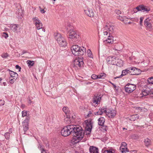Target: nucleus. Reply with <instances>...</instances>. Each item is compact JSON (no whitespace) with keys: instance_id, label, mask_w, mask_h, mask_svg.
Listing matches in <instances>:
<instances>
[{"instance_id":"nucleus-1","label":"nucleus","mask_w":153,"mask_h":153,"mask_svg":"<svg viewBox=\"0 0 153 153\" xmlns=\"http://www.w3.org/2000/svg\"><path fill=\"white\" fill-rule=\"evenodd\" d=\"M73 129L72 130V134L75 137V139L81 140L83 137L85 132L83 131L82 127L78 125H72Z\"/></svg>"},{"instance_id":"nucleus-2","label":"nucleus","mask_w":153,"mask_h":153,"mask_svg":"<svg viewBox=\"0 0 153 153\" xmlns=\"http://www.w3.org/2000/svg\"><path fill=\"white\" fill-rule=\"evenodd\" d=\"M71 50L73 54L75 56H81L86 53L85 48L83 47H80L78 45H73L71 48Z\"/></svg>"},{"instance_id":"nucleus-3","label":"nucleus","mask_w":153,"mask_h":153,"mask_svg":"<svg viewBox=\"0 0 153 153\" xmlns=\"http://www.w3.org/2000/svg\"><path fill=\"white\" fill-rule=\"evenodd\" d=\"M55 38L61 47H64L67 46V43L65 39L59 33L55 34Z\"/></svg>"},{"instance_id":"nucleus-4","label":"nucleus","mask_w":153,"mask_h":153,"mask_svg":"<svg viewBox=\"0 0 153 153\" xmlns=\"http://www.w3.org/2000/svg\"><path fill=\"white\" fill-rule=\"evenodd\" d=\"M73 129L72 125H70L64 127L61 131V134L62 136L67 137L70 134H72Z\"/></svg>"},{"instance_id":"nucleus-5","label":"nucleus","mask_w":153,"mask_h":153,"mask_svg":"<svg viewBox=\"0 0 153 153\" xmlns=\"http://www.w3.org/2000/svg\"><path fill=\"white\" fill-rule=\"evenodd\" d=\"M69 38L72 41L75 42L79 38V35L78 32L73 30H70L68 35Z\"/></svg>"},{"instance_id":"nucleus-6","label":"nucleus","mask_w":153,"mask_h":153,"mask_svg":"<svg viewBox=\"0 0 153 153\" xmlns=\"http://www.w3.org/2000/svg\"><path fill=\"white\" fill-rule=\"evenodd\" d=\"M92 124L91 120L90 119L85 120L84 122V125L85 126V131H88V132H86V135H88L90 133L92 128Z\"/></svg>"},{"instance_id":"nucleus-7","label":"nucleus","mask_w":153,"mask_h":153,"mask_svg":"<svg viewBox=\"0 0 153 153\" xmlns=\"http://www.w3.org/2000/svg\"><path fill=\"white\" fill-rule=\"evenodd\" d=\"M150 10V9L148 7L144 6L143 4H140L137 6L134 9V10L135 13L137 11H143V12H149Z\"/></svg>"},{"instance_id":"nucleus-8","label":"nucleus","mask_w":153,"mask_h":153,"mask_svg":"<svg viewBox=\"0 0 153 153\" xmlns=\"http://www.w3.org/2000/svg\"><path fill=\"white\" fill-rule=\"evenodd\" d=\"M136 88L135 85L130 84H127L125 87V91L128 93H130L133 91Z\"/></svg>"},{"instance_id":"nucleus-9","label":"nucleus","mask_w":153,"mask_h":153,"mask_svg":"<svg viewBox=\"0 0 153 153\" xmlns=\"http://www.w3.org/2000/svg\"><path fill=\"white\" fill-rule=\"evenodd\" d=\"M105 29L108 30L109 34L113 33L114 31L115 27L113 25L109 23H106L104 27Z\"/></svg>"},{"instance_id":"nucleus-10","label":"nucleus","mask_w":153,"mask_h":153,"mask_svg":"<svg viewBox=\"0 0 153 153\" xmlns=\"http://www.w3.org/2000/svg\"><path fill=\"white\" fill-rule=\"evenodd\" d=\"M83 60L80 58L75 59L74 62V66L76 67H80L83 65Z\"/></svg>"},{"instance_id":"nucleus-11","label":"nucleus","mask_w":153,"mask_h":153,"mask_svg":"<svg viewBox=\"0 0 153 153\" xmlns=\"http://www.w3.org/2000/svg\"><path fill=\"white\" fill-rule=\"evenodd\" d=\"M117 58L114 56H109L107 58L106 60L108 64L114 65L116 64Z\"/></svg>"},{"instance_id":"nucleus-12","label":"nucleus","mask_w":153,"mask_h":153,"mask_svg":"<svg viewBox=\"0 0 153 153\" xmlns=\"http://www.w3.org/2000/svg\"><path fill=\"white\" fill-rule=\"evenodd\" d=\"M29 119L27 118L26 119L22 122V125L23 127L24 133L25 134L27 130L29 129L28 123Z\"/></svg>"},{"instance_id":"nucleus-13","label":"nucleus","mask_w":153,"mask_h":153,"mask_svg":"<svg viewBox=\"0 0 153 153\" xmlns=\"http://www.w3.org/2000/svg\"><path fill=\"white\" fill-rule=\"evenodd\" d=\"M10 27L14 32L17 33L20 30V27L19 25L11 24L10 25Z\"/></svg>"},{"instance_id":"nucleus-14","label":"nucleus","mask_w":153,"mask_h":153,"mask_svg":"<svg viewBox=\"0 0 153 153\" xmlns=\"http://www.w3.org/2000/svg\"><path fill=\"white\" fill-rule=\"evenodd\" d=\"M103 42L106 45L112 44L114 42L113 37L112 36H108L107 39L103 41Z\"/></svg>"},{"instance_id":"nucleus-15","label":"nucleus","mask_w":153,"mask_h":153,"mask_svg":"<svg viewBox=\"0 0 153 153\" xmlns=\"http://www.w3.org/2000/svg\"><path fill=\"white\" fill-rule=\"evenodd\" d=\"M142 93L143 94L145 95L149 94L153 95V89L149 88H146V89L143 90Z\"/></svg>"},{"instance_id":"nucleus-16","label":"nucleus","mask_w":153,"mask_h":153,"mask_svg":"<svg viewBox=\"0 0 153 153\" xmlns=\"http://www.w3.org/2000/svg\"><path fill=\"white\" fill-rule=\"evenodd\" d=\"M85 13L88 16L91 17L94 16V13L92 10L90 8H88L84 10Z\"/></svg>"},{"instance_id":"nucleus-17","label":"nucleus","mask_w":153,"mask_h":153,"mask_svg":"<svg viewBox=\"0 0 153 153\" xmlns=\"http://www.w3.org/2000/svg\"><path fill=\"white\" fill-rule=\"evenodd\" d=\"M128 70L129 71L128 72V74L131 75H137V69L135 67H129L128 68Z\"/></svg>"},{"instance_id":"nucleus-18","label":"nucleus","mask_w":153,"mask_h":153,"mask_svg":"<svg viewBox=\"0 0 153 153\" xmlns=\"http://www.w3.org/2000/svg\"><path fill=\"white\" fill-rule=\"evenodd\" d=\"M35 25L38 30L41 29L43 32L45 31V29L44 28H42V24L41 22H40V23H37L36 22Z\"/></svg>"},{"instance_id":"nucleus-19","label":"nucleus","mask_w":153,"mask_h":153,"mask_svg":"<svg viewBox=\"0 0 153 153\" xmlns=\"http://www.w3.org/2000/svg\"><path fill=\"white\" fill-rule=\"evenodd\" d=\"M144 25L148 29H150L152 27V25L149 19L147 18L145 19Z\"/></svg>"},{"instance_id":"nucleus-20","label":"nucleus","mask_w":153,"mask_h":153,"mask_svg":"<svg viewBox=\"0 0 153 153\" xmlns=\"http://www.w3.org/2000/svg\"><path fill=\"white\" fill-rule=\"evenodd\" d=\"M144 25L148 29H150L152 27V25L149 19L147 18L145 19Z\"/></svg>"},{"instance_id":"nucleus-21","label":"nucleus","mask_w":153,"mask_h":153,"mask_svg":"<svg viewBox=\"0 0 153 153\" xmlns=\"http://www.w3.org/2000/svg\"><path fill=\"white\" fill-rule=\"evenodd\" d=\"M19 8L16 9V14L18 15L19 17L21 18L20 16H22V15L23 14V11L21 9V6L19 4H18Z\"/></svg>"},{"instance_id":"nucleus-22","label":"nucleus","mask_w":153,"mask_h":153,"mask_svg":"<svg viewBox=\"0 0 153 153\" xmlns=\"http://www.w3.org/2000/svg\"><path fill=\"white\" fill-rule=\"evenodd\" d=\"M89 150L90 153H98V148L94 146H90Z\"/></svg>"},{"instance_id":"nucleus-23","label":"nucleus","mask_w":153,"mask_h":153,"mask_svg":"<svg viewBox=\"0 0 153 153\" xmlns=\"http://www.w3.org/2000/svg\"><path fill=\"white\" fill-rule=\"evenodd\" d=\"M108 114L106 115L108 116L109 117H114L116 115V111L114 110H109L108 111Z\"/></svg>"},{"instance_id":"nucleus-24","label":"nucleus","mask_w":153,"mask_h":153,"mask_svg":"<svg viewBox=\"0 0 153 153\" xmlns=\"http://www.w3.org/2000/svg\"><path fill=\"white\" fill-rule=\"evenodd\" d=\"M101 100V97L98 96H95L94 98L92 99V102L93 103H95L96 104L98 103V102H100Z\"/></svg>"},{"instance_id":"nucleus-25","label":"nucleus","mask_w":153,"mask_h":153,"mask_svg":"<svg viewBox=\"0 0 153 153\" xmlns=\"http://www.w3.org/2000/svg\"><path fill=\"white\" fill-rule=\"evenodd\" d=\"M98 124L99 125L101 126H103L104 125V123L105 122V118L103 117H100L98 120Z\"/></svg>"},{"instance_id":"nucleus-26","label":"nucleus","mask_w":153,"mask_h":153,"mask_svg":"<svg viewBox=\"0 0 153 153\" xmlns=\"http://www.w3.org/2000/svg\"><path fill=\"white\" fill-rule=\"evenodd\" d=\"M115 65L119 67H121L123 66V62L121 59L117 58Z\"/></svg>"},{"instance_id":"nucleus-27","label":"nucleus","mask_w":153,"mask_h":153,"mask_svg":"<svg viewBox=\"0 0 153 153\" xmlns=\"http://www.w3.org/2000/svg\"><path fill=\"white\" fill-rule=\"evenodd\" d=\"M129 71V70H128V68L126 69L125 70H123L122 71V74L121 76H119L117 77H115L114 78L116 79L117 78H120L121 76H123L126 75L127 74H128V72Z\"/></svg>"},{"instance_id":"nucleus-28","label":"nucleus","mask_w":153,"mask_h":153,"mask_svg":"<svg viewBox=\"0 0 153 153\" xmlns=\"http://www.w3.org/2000/svg\"><path fill=\"white\" fill-rule=\"evenodd\" d=\"M127 144L125 142L122 143L121 144V146L120 147V150H121V149L124 150H128L127 148Z\"/></svg>"},{"instance_id":"nucleus-29","label":"nucleus","mask_w":153,"mask_h":153,"mask_svg":"<svg viewBox=\"0 0 153 153\" xmlns=\"http://www.w3.org/2000/svg\"><path fill=\"white\" fill-rule=\"evenodd\" d=\"M9 70V74L10 75V76L12 78H16L17 79L18 77L17 74L13 71H10Z\"/></svg>"},{"instance_id":"nucleus-30","label":"nucleus","mask_w":153,"mask_h":153,"mask_svg":"<svg viewBox=\"0 0 153 153\" xmlns=\"http://www.w3.org/2000/svg\"><path fill=\"white\" fill-rule=\"evenodd\" d=\"M139 116L137 114H135L131 116L130 117V120L131 121H134L139 118Z\"/></svg>"},{"instance_id":"nucleus-31","label":"nucleus","mask_w":153,"mask_h":153,"mask_svg":"<svg viewBox=\"0 0 153 153\" xmlns=\"http://www.w3.org/2000/svg\"><path fill=\"white\" fill-rule=\"evenodd\" d=\"M147 85L150 84H153V76L148 78L147 80ZM148 87V86H146Z\"/></svg>"},{"instance_id":"nucleus-32","label":"nucleus","mask_w":153,"mask_h":153,"mask_svg":"<svg viewBox=\"0 0 153 153\" xmlns=\"http://www.w3.org/2000/svg\"><path fill=\"white\" fill-rule=\"evenodd\" d=\"M144 143L146 146H148L151 144V141L149 139L146 138L145 140Z\"/></svg>"},{"instance_id":"nucleus-33","label":"nucleus","mask_w":153,"mask_h":153,"mask_svg":"<svg viewBox=\"0 0 153 153\" xmlns=\"http://www.w3.org/2000/svg\"><path fill=\"white\" fill-rule=\"evenodd\" d=\"M98 75V79H104L106 76V75L104 73H101Z\"/></svg>"},{"instance_id":"nucleus-34","label":"nucleus","mask_w":153,"mask_h":153,"mask_svg":"<svg viewBox=\"0 0 153 153\" xmlns=\"http://www.w3.org/2000/svg\"><path fill=\"white\" fill-rule=\"evenodd\" d=\"M63 111L66 114H68L69 112V110L67 107H64L62 108Z\"/></svg>"},{"instance_id":"nucleus-35","label":"nucleus","mask_w":153,"mask_h":153,"mask_svg":"<svg viewBox=\"0 0 153 153\" xmlns=\"http://www.w3.org/2000/svg\"><path fill=\"white\" fill-rule=\"evenodd\" d=\"M114 149H111L104 151L103 153H114Z\"/></svg>"},{"instance_id":"nucleus-36","label":"nucleus","mask_w":153,"mask_h":153,"mask_svg":"<svg viewBox=\"0 0 153 153\" xmlns=\"http://www.w3.org/2000/svg\"><path fill=\"white\" fill-rule=\"evenodd\" d=\"M87 53L88 57L90 58H93V56L92 52L90 49H88L87 50Z\"/></svg>"},{"instance_id":"nucleus-37","label":"nucleus","mask_w":153,"mask_h":153,"mask_svg":"<svg viewBox=\"0 0 153 153\" xmlns=\"http://www.w3.org/2000/svg\"><path fill=\"white\" fill-rule=\"evenodd\" d=\"M27 62L29 66L30 65V67L33 66L34 64V61H33L27 60Z\"/></svg>"},{"instance_id":"nucleus-38","label":"nucleus","mask_w":153,"mask_h":153,"mask_svg":"<svg viewBox=\"0 0 153 153\" xmlns=\"http://www.w3.org/2000/svg\"><path fill=\"white\" fill-rule=\"evenodd\" d=\"M32 20L33 21V22L35 24H36V22H37V23H40V22H41L40 21L37 17H33L32 18Z\"/></svg>"},{"instance_id":"nucleus-39","label":"nucleus","mask_w":153,"mask_h":153,"mask_svg":"<svg viewBox=\"0 0 153 153\" xmlns=\"http://www.w3.org/2000/svg\"><path fill=\"white\" fill-rule=\"evenodd\" d=\"M38 148L41 151V153H43V152H45V150L44 148H42V146L40 144H39Z\"/></svg>"},{"instance_id":"nucleus-40","label":"nucleus","mask_w":153,"mask_h":153,"mask_svg":"<svg viewBox=\"0 0 153 153\" xmlns=\"http://www.w3.org/2000/svg\"><path fill=\"white\" fill-rule=\"evenodd\" d=\"M9 56V55L7 53H3L1 55V56L3 58H6Z\"/></svg>"},{"instance_id":"nucleus-41","label":"nucleus","mask_w":153,"mask_h":153,"mask_svg":"<svg viewBox=\"0 0 153 153\" xmlns=\"http://www.w3.org/2000/svg\"><path fill=\"white\" fill-rule=\"evenodd\" d=\"M4 136L6 139L9 140L10 139V133L8 132L5 133L4 134Z\"/></svg>"},{"instance_id":"nucleus-42","label":"nucleus","mask_w":153,"mask_h":153,"mask_svg":"<svg viewBox=\"0 0 153 153\" xmlns=\"http://www.w3.org/2000/svg\"><path fill=\"white\" fill-rule=\"evenodd\" d=\"M91 77L92 79H98V75H96L95 74H93L92 75Z\"/></svg>"},{"instance_id":"nucleus-43","label":"nucleus","mask_w":153,"mask_h":153,"mask_svg":"<svg viewBox=\"0 0 153 153\" xmlns=\"http://www.w3.org/2000/svg\"><path fill=\"white\" fill-rule=\"evenodd\" d=\"M2 36L4 37L5 39H7L8 37V33L6 32H3L2 33Z\"/></svg>"},{"instance_id":"nucleus-44","label":"nucleus","mask_w":153,"mask_h":153,"mask_svg":"<svg viewBox=\"0 0 153 153\" xmlns=\"http://www.w3.org/2000/svg\"><path fill=\"white\" fill-rule=\"evenodd\" d=\"M27 111L24 110L22 112V117H25L27 116Z\"/></svg>"},{"instance_id":"nucleus-45","label":"nucleus","mask_w":153,"mask_h":153,"mask_svg":"<svg viewBox=\"0 0 153 153\" xmlns=\"http://www.w3.org/2000/svg\"><path fill=\"white\" fill-rule=\"evenodd\" d=\"M101 109H102V114L103 113H105L106 114H108V111L106 110V109H105L104 108H101Z\"/></svg>"},{"instance_id":"nucleus-46","label":"nucleus","mask_w":153,"mask_h":153,"mask_svg":"<svg viewBox=\"0 0 153 153\" xmlns=\"http://www.w3.org/2000/svg\"><path fill=\"white\" fill-rule=\"evenodd\" d=\"M17 79L16 78H13V79H11L9 81V82L11 84L13 83Z\"/></svg>"},{"instance_id":"nucleus-47","label":"nucleus","mask_w":153,"mask_h":153,"mask_svg":"<svg viewBox=\"0 0 153 153\" xmlns=\"http://www.w3.org/2000/svg\"><path fill=\"white\" fill-rule=\"evenodd\" d=\"M39 9L40 11L42 13H44L45 12V11L44 9L42 8L41 7L39 6Z\"/></svg>"},{"instance_id":"nucleus-48","label":"nucleus","mask_w":153,"mask_h":153,"mask_svg":"<svg viewBox=\"0 0 153 153\" xmlns=\"http://www.w3.org/2000/svg\"><path fill=\"white\" fill-rule=\"evenodd\" d=\"M143 19H144L143 17H140V25H142V23Z\"/></svg>"},{"instance_id":"nucleus-49","label":"nucleus","mask_w":153,"mask_h":153,"mask_svg":"<svg viewBox=\"0 0 153 153\" xmlns=\"http://www.w3.org/2000/svg\"><path fill=\"white\" fill-rule=\"evenodd\" d=\"M115 12L118 15L121 14V11L118 10H115Z\"/></svg>"},{"instance_id":"nucleus-50","label":"nucleus","mask_w":153,"mask_h":153,"mask_svg":"<svg viewBox=\"0 0 153 153\" xmlns=\"http://www.w3.org/2000/svg\"><path fill=\"white\" fill-rule=\"evenodd\" d=\"M4 104V100H0V106H2Z\"/></svg>"},{"instance_id":"nucleus-51","label":"nucleus","mask_w":153,"mask_h":153,"mask_svg":"<svg viewBox=\"0 0 153 153\" xmlns=\"http://www.w3.org/2000/svg\"><path fill=\"white\" fill-rule=\"evenodd\" d=\"M15 67L16 69H18L19 70V71H21V67L19 66L18 65H16V66Z\"/></svg>"},{"instance_id":"nucleus-52","label":"nucleus","mask_w":153,"mask_h":153,"mask_svg":"<svg viewBox=\"0 0 153 153\" xmlns=\"http://www.w3.org/2000/svg\"><path fill=\"white\" fill-rule=\"evenodd\" d=\"M117 18L121 21H123L124 20L123 18L120 16H118Z\"/></svg>"},{"instance_id":"nucleus-53","label":"nucleus","mask_w":153,"mask_h":153,"mask_svg":"<svg viewBox=\"0 0 153 153\" xmlns=\"http://www.w3.org/2000/svg\"><path fill=\"white\" fill-rule=\"evenodd\" d=\"M124 150L121 149V150H120V151H121L122 153H126V152H129L128 150Z\"/></svg>"},{"instance_id":"nucleus-54","label":"nucleus","mask_w":153,"mask_h":153,"mask_svg":"<svg viewBox=\"0 0 153 153\" xmlns=\"http://www.w3.org/2000/svg\"><path fill=\"white\" fill-rule=\"evenodd\" d=\"M98 111L99 112L100 114V115H101L102 114V109H101V108H99Z\"/></svg>"},{"instance_id":"nucleus-55","label":"nucleus","mask_w":153,"mask_h":153,"mask_svg":"<svg viewBox=\"0 0 153 153\" xmlns=\"http://www.w3.org/2000/svg\"><path fill=\"white\" fill-rule=\"evenodd\" d=\"M67 116L68 117H69L68 115ZM75 115H74V116H73L72 115H71H71L69 116V118H71L72 119H74V118H75Z\"/></svg>"},{"instance_id":"nucleus-56","label":"nucleus","mask_w":153,"mask_h":153,"mask_svg":"<svg viewBox=\"0 0 153 153\" xmlns=\"http://www.w3.org/2000/svg\"><path fill=\"white\" fill-rule=\"evenodd\" d=\"M92 114V113L91 111H89L88 112V114L87 115L88 117H90L91 116V115Z\"/></svg>"},{"instance_id":"nucleus-57","label":"nucleus","mask_w":153,"mask_h":153,"mask_svg":"<svg viewBox=\"0 0 153 153\" xmlns=\"http://www.w3.org/2000/svg\"><path fill=\"white\" fill-rule=\"evenodd\" d=\"M94 114L95 115H100V114L98 111L97 112H95Z\"/></svg>"},{"instance_id":"nucleus-58","label":"nucleus","mask_w":153,"mask_h":153,"mask_svg":"<svg viewBox=\"0 0 153 153\" xmlns=\"http://www.w3.org/2000/svg\"><path fill=\"white\" fill-rule=\"evenodd\" d=\"M103 33H104V35H107V34H108V32L107 31H105Z\"/></svg>"},{"instance_id":"nucleus-59","label":"nucleus","mask_w":153,"mask_h":153,"mask_svg":"<svg viewBox=\"0 0 153 153\" xmlns=\"http://www.w3.org/2000/svg\"><path fill=\"white\" fill-rule=\"evenodd\" d=\"M27 51H25V50H24L22 52V54H23L26 53H27Z\"/></svg>"},{"instance_id":"nucleus-60","label":"nucleus","mask_w":153,"mask_h":153,"mask_svg":"<svg viewBox=\"0 0 153 153\" xmlns=\"http://www.w3.org/2000/svg\"><path fill=\"white\" fill-rule=\"evenodd\" d=\"M134 136H135V137H136V138H134V139L137 138V136L136 134H134V135H133L132 137H133Z\"/></svg>"},{"instance_id":"nucleus-61","label":"nucleus","mask_w":153,"mask_h":153,"mask_svg":"<svg viewBox=\"0 0 153 153\" xmlns=\"http://www.w3.org/2000/svg\"><path fill=\"white\" fill-rule=\"evenodd\" d=\"M136 151L135 150H133L131 151V153H136Z\"/></svg>"},{"instance_id":"nucleus-62","label":"nucleus","mask_w":153,"mask_h":153,"mask_svg":"<svg viewBox=\"0 0 153 153\" xmlns=\"http://www.w3.org/2000/svg\"><path fill=\"white\" fill-rule=\"evenodd\" d=\"M111 83L112 84V85H113L114 86V88H115L116 87V86L115 85H114V84L112 83Z\"/></svg>"},{"instance_id":"nucleus-63","label":"nucleus","mask_w":153,"mask_h":153,"mask_svg":"<svg viewBox=\"0 0 153 153\" xmlns=\"http://www.w3.org/2000/svg\"><path fill=\"white\" fill-rule=\"evenodd\" d=\"M3 84L4 86H5L7 85V84H6V82H4L3 83Z\"/></svg>"},{"instance_id":"nucleus-64","label":"nucleus","mask_w":153,"mask_h":153,"mask_svg":"<svg viewBox=\"0 0 153 153\" xmlns=\"http://www.w3.org/2000/svg\"><path fill=\"white\" fill-rule=\"evenodd\" d=\"M2 80V79L1 78H0V82Z\"/></svg>"}]
</instances>
